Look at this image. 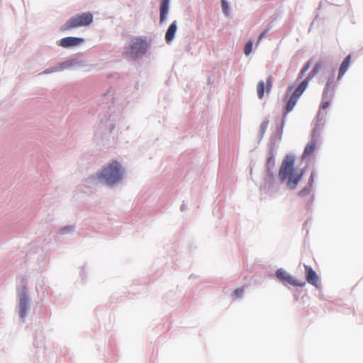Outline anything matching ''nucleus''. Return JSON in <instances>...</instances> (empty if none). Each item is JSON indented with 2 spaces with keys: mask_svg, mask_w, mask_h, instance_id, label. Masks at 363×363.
I'll list each match as a JSON object with an SVG mask.
<instances>
[{
  "mask_svg": "<svg viewBox=\"0 0 363 363\" xmlns=\"http://www.w3.org/2000/svg\"><path fill=\"white\" fill-rule=\"evenodd\" d=\"M272 76L268 77L266 82V92L269 94L271 91L272 87Z\"/></svg>",
  "mask_w": 363,
  "mask_h": 363,
  "instance_id": "21",
  "label": "nucleus"
},
{
  "mask_svg": "<svg viewBox=\"0 0 363 363\" xmlns=\"http://www.w3.org/2000/svg\"><path fill=\"white\" fill-rule=\"evenodd\" d=\"M94 17L91 12L77 13L69 18L62 26V31L75 29L79 27L89 26L93 22Z\"/></svg>",
  "mask_w": 363,
  "mask_h": 363,
  "instance_id": "2",
  "label": "nucleus"
},
{
  "mask_svg": "<svg viewBox=\"0 0 363 363\" xmlns=\"http://www.w3.org/2000/svg\"><path fill=\"white\" fill-rule=\"evenodd\" d=\"M243 292L244 290L242 288H238L234 291L233 295L235 296V297L238 298L242 295Z\"/></svg>",
  "mask_w": 363,
  "mask_h": 363,
  "instance_id": "24",
  "label": "nucleus"
},
{
  "mask_svg": "<svg viewBox=\"0 0 363 363\" xmlns=\"http://www.w3.org/2000/svg\"><path fill=\"white\" fill-rule=\"evenodd\" d=\"M321 68V64L317 63L314 66L312 71L308 74V75L306 77L310 80L312 79L319 72L320 69Z\"/></svg>",
  "mask_w": 363,
  "mask_h": 363,
  "instance_id": "18",
  "label": "nucleus"
},
{
  "mask_svg": "<svg viewBox=\"0 0 363 363\" xmlns=\"http://www.w3.org/2000/svg\"><path fill=\"white\" fill-rule=\"evenodd\" d=\"M315 148H316L315 142L314 140L309 142L306 145V146L304 149V151L302 155V158L304 159V158L310 157L314 152Z\"/></svg>",
  "mask_w": 363,
  "mask_h": 363,
  "instance_id": "14",
  "label": "nucleus"
},
{
  "mask_svg": "<svg viewBox=\"0 0 363 363\" xmlns=\"http://www.w3.org/2000/svg\"><path fill=\"white\" fill-rule=\"evenodd\" d=\"M351 62V55H348L342 62L340 69L337 79H340L345 74Z\"/></svg>",
  "mask_w": 363,
  "mask_h": 363,
  "instance_id": "11",
  "label": "nucleus"
},
{
  "mask_svg": "<svg viewBox=\"0 0 363 363\" xmlns=\"http://www.w3.org/2000/svg\"><path fill=\"white\" fill-rule=\"evenodd\" d=\"M333 79H328L326 83L325 87L323 90V101H322L321 106H320L322 109H325L329 106L330 103L328 101V95L329 94V93L330 91V86L333 84Z\"/></svg>",
  "mask_w": 363,
  "mask_h": 363,
  "instance_id": "9",
  "label": "nucleus"
},
{
  "mask_svg": "<svg viewBox=\"0 0 363 363\" xmlns=\"http://www.w3.org/2000/svg\"><path fill=\"white\" fill-rule=\"evenodd\" d=\"M28 307V296L27 289L24 287L19 294V314L21 318L26 315Z\"/></svg>",
  "mask_w": 363,
  "mask_h": 363,
  "instance_id": "6",
  "label": "nucleus"
},
{
  "mask_svg": "<svg viewBox=\"0 0 363 363\" xmlns=\"http://www.w3.org/2000/svg\"><path fill=\"white\" fill-rule=\"evenodd\" d=\"M298 98L299 97H298L294 94L291 95V96L289 97V100L286 102L285 114H287L294 108V107L296 104Z\"/></svg>",
  "mask_w": 363,
  "mask_h": 363,
  "instance_id": "16",
  "label": "nucleus"
},
{
  "mask_svg": "<svg viewBox=\"0 0 363 363\" xmlns=\"http://www.w3.org/2000/svg\"><path fill=\"white\" fill-rule=\"evenodd\" d=\"M264 86L265 84L263 81H260L257 86V96L259 99H262L264 94Z\"/></svg>",
  "mask_w": 363,
  "mask_h": 363,
  "instance_id": "17",
  "label": "nucleus"
},
{
  "mask_svg": "<svg viewBox=\"0 0 363 363\" xmlns=\"http://www.w3.org/2000/svg\"><path fill=\"white\" fill-rule=\"evenodd\" d=\"M311 61H308L307 62L304 66L302 67L301 70L300 71L299 74H298V79H301L305 73L308 70V69L310 68L311 67Z\"/></svg>",
  "mask_w": 363,
  "mask_h": 363,
  "instance_id": "19",
  "label": "nucleus"
},
{
  "mask_svg": "<svg viewBox=\"0 0 363 363\" xmlns=\"http://www.w3.org/2000/svg\"><path fill=\"white\" fill-rule=\"evenodd\" d=\"M313 182L314 174L311 173L308 180V186L303 188L301 191H298V195L301 197H304L309 195L311 191V187L313 186Z\"/></svg>",
  "mask_w": 363,
  "mask_h": 363,
  "instance_id": "13",
  "label": "nucleus"
},
{
  "mask_svg": "<svg viewBox=\"0 0 363 363\" xmlns=\"http://www.w3.org/2000/svg\"><path fill=\"white\" fill-rule=\"evenodd\" d=\"M309 82L310 79L306 77L305 79L303 82H301V83L297 86V88L295 89L293 94L297 96L298 97H300L304 92V91L306 89Z\"/></svg>",
  "mask_w": 363,
  "mask_h": 363,
  "instance_id": "15",
  "label": "nucleus"
},
{
  "mask_svg": "<svg viewBox=\"0 0 363 363\" xmlns=\"http://www.w3.org/2000/svg\"><path fill=\"white\" fill-rule=\"evenodd\" d=\"M72 230V228L71 227H65L64 228H62L60 232L61 233H66L67 232L69 231Z\"/></svg>",
  "mask_w": 363,
  "mask_h": 363,
  "instance_id": "27",
  "label": "nucleus"
},
{
  "mask_svg": "<svg viewBox=\"0 0 363 363\" xmlns=\"http://www.w3.org/2000/svg\"><path fill=\"white\" fill-rule=\"evenodd\" d=\"M98 176L99 178L104 179L108 184H115L122 179V167L117 161H113L105 167Z\"/></svg>",
  "mask_w": 363,
  "mask_h": 363,
  "instance_id": "3",
  "label": "nucleus"
},
{
  "mask_svg": "<svg viewBox=\"0 0 363 363\" xmlns=\"http://www.w3.org/2000/svg\"><path fill=\"white\" fill-rule=\"evenodd\" d=\"M169 0H162L161 1L160 11V22H163L166 18V16L168 13V10H169Z\"/></svg>",
  "mask_w": 363,
  "mask_h": 363,
  "instance_id": "12",
  "label": "nucleus"
},
{
  "mask_svg": "<svg viewBox=\"0 0 363 363\" xmlns=\"http://www.w3.org/2000/svg\"><path fill=\"white\" fill-rule=\"evenodd\" d=\"M147 49V42L140 38H133L130 40L129 45L124 48V55L132 59L145 54Z\"/></svg>",
  "mask_w": 363,
  "mask_h": 363,
  "instance_id": "4",
  "label": "nucleus"
},
{
  "mask_svg": "<svg viewBox=\"0 0 363 363\" xmlns=\"http://www.w3.org/2000/svg\"><path fill=\"white\" fill-rule=\"evenodd\" d=\"M222 9L225 15H228V4L225 0H222Z\"/></svg>",
  "mask_w": 363,
  "mask_h": 363,
  "instance_id": "23",
  "label": "nucleus"
},
{
  "mask_svg": "<svg viewBox=\"0 0 363 363\" xmlns=\"http://www.w3.org/2000/svg\"><path fill=\"white\" fill-rule=\"evenodd\" d=\"M277 277L283 283H286L292 286H303L304 282L296 281L293 277L289 274L285 270L279 269L276 272Z\"/></svg>",
  "mask_w": 363,
  "mask_h": 363,
  "instance_id": "5",
  "label": "nucleus"
},
{
  "mask_svg": "<svg viewBox=\"0 0 363 363\" xmlns=\"http://www.w3.org/2000/svg\"><path fill=\"white\" fill-rule=\"evenodd\" d=\"M274 159L273 157H270L268 158L267 160V169H268V174H269V177L270 178H273V174L272 173H271L270 170H269V167L270 166H274Z\"/></svg>",
  "mask_w": 363,
  "mask_h": 363,
  "instance_id": "20",
  "label": "nucleus"
},
{
  "mask_svg": "<svg viewBox=\"0 0 363 363\" xmlns=\"http://www.w3.org/2000/svg\"><path fill=\"white\" fill-rule=\"evenodd\" d=\"M177 29V21H174L170 24V26H169V28L165 33V40L167 43H169L174 39Z\"/></svg>",
  "mask_w": 363,
  "mask_h": 363,
  "instance_id": "10",
  "label": "nucleus"
},
{
  "mask_svg": "<svg viewBox=\"0 0 363 363\" xmlns=\"http://www.w3.org/2000/svg\"><path fill=\"white\" fill-rule=\"evenodd\" d=\"M267 31H268V30H267V29H266V30H264V31H262V32L260 33V35H259V38H258V40H257V44H259V42L262 40V39L265 36V35H266V33H267Z\"/></svg>",
  "mask_w": 363,
  "mask_h": 363,
  "instance_id": "26",
  "label": "nucleus"
},
{
  "mask_svg": "<svg viewBox=\"0 0 363 363\" xmlns=\"http://www.w3.org/2000/svg\"><path fill=\"white\" fill-rule=\"evenodd\" d=\"M252 42L250 40L245 45L244 52L246 55H248L252 52Z\"/></svg>",
  "mask_w": 363,
  "mask_h": 363,
  "instance_id": "22",
  "label": "nucleus"
},
{
  "mask_svg": "<svg viewBox=\"0 0 363 363\" xmlns=\"http://www.w3.org/2000/svg\"><path fill=\"white\" fill-rule=\"evenodd\" d=\"M304 269L306 273V279L308 283L315 287H318L319 285V278L315 272L308 265H305Z\"/></svg>",
  "mask_w": 363,
  "mask_h": 363,
  "instance_id": "7",
  "label": "nucleus"
},
{
  "mask_svg": "<svg viewBox=\"0 0 363 363\" xmlns=\"http://www.w3.org/2000/svg\"><path fill=\"white\" fill-rule=\"evenodd\" d=\"M84 42V39L76 37H66L60 40V45L63 48H69L78 45Z\"/></svg>",
  "mask_w": 363,
  "mask_h": 363,
  "instance_id": "8",
  "label": "nucleus"
},
{
  "mask_svg": "<svg viewBox=\"0 0 363 363\" xmlns=\"http://www.w3.org/2000/svg\"><path fill=\"white\" fill-rule=\"evenodd\" d=\"M294 163L295 157L287 155L283 160L278 174L281 182L287 181L286 184L290 189L296 188L304 174L303 169L294 168Z\"/></svg>",
  "mask_w": 363,
  "mask_h": 363,
  "instance_id": "1",
  "label": "nucleus"
},
{
  "mask_svg": "<svg viewBox=\"0 0 363 363\" xmlns=\"http://www.w3.org/2000/svg\"><path fill=\"white\" fill-rule=\"evenodd\" d=\"M268 124V121H264L262 123V124L260 125V130L262 133L265 132L266 129L267 128Z\"/></svg>",
  "mask_w": 363,
  "mask_h": 363,
  "instance_id": "25",
  "label": "nucleus"
}]
</instances>
